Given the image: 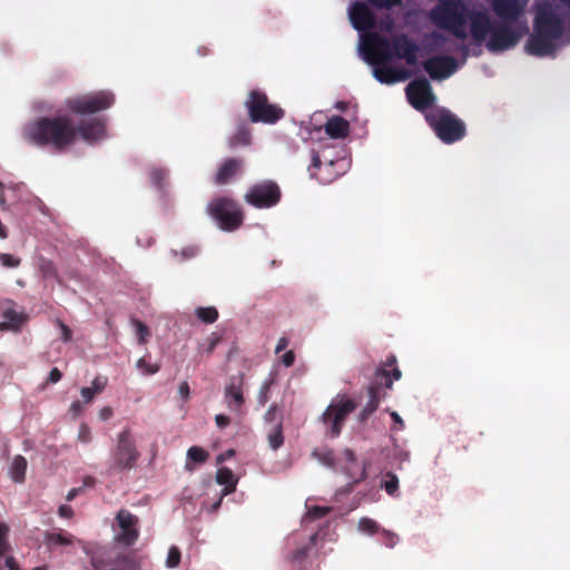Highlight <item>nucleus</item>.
<instances>
[{"label": "nucleus", "instance_id": "5701e85b", "mask_svg": "<svg viewBox=\"0 0 570 570\" xmlns=\"http://www.w3.org/2000/svg\"><path fill=\"white\" fill-rule=\"evenodd\" d=\"M325 132L333 139H343L350 134V124L341 116H333L325 124Z\"/></svg>", "mask_w": 570, "mask_h": 570}, {"label": "nucleus", "instance_id": "de8ad7c7", "mask_svg": "<svg viewBox=\"0 0 570 570\" xmlns=\"http://www.w3.org/2000/svg\"><path fill=\"white\" fill-rule=\"evenodd\" d=\"M50 540L61 546H69L72 543V537L65 533H53L51 534Z\"/></svg>", "mask_w": 570, "mask_h": 570}, {"label": "nucleus", "instance_id": "7ed1b4c3", "mask_svg": "<svg viewBox=\"0 0 570 570\" xmlns=\"http://www.w3.org/2000/svg\"><path fill=\"white\" fill-rule=\"evenodd\" d=\"M367 60L371 63L384 65L395 56L404 59L409 66L416 65L419 46L405 33L394 35L391 39L380 33H368L364 40Z\"/></svg>", "mask_w": 570, "mask_h": 570}, {"label": "nucleus", "instance_id": "5fc2aeb1", "mask_svg": "<svg viewBox=\"0 0 570 570\" xmlns=\"http://www.w3.org/2000/svg\"><path fill=\"white\" fill-rule=\"evenodd\" d=\"M390 415H391V417H392V420H393V422L395 424L394 426H392V430L393 431L403 430L404 429V422H403L402 417L399 415V413L395 412V411H392L390 413Z\"/></svg>", "mask_w": 570, "mask_h": 570}, {"label": "nucleus", "instance_id": "2f4dec72", "mask_svg": "<svg viewBox=\"0 0 570 570\" xmlns=\"http://www.w3.org/2000/svg\"><path fill=\"white\" fill-rule=\"evenodd\" d=\"M196 316L205 324H213L218 318V311L214 306L198 307Z\"/></svg>", "mask_w": 570, "mask_h": 570}, {"label": "nucleus", "instance_id": "69168bd1", "mask_svg": "<svg viewBox=\"0 0 570 570\" xmlns=\"http://www.w3.org/2000/svg\"><path fill=\"white\" fill-rule=\"evenodd\" d=\"M342 454L347 463H356V455L351 449H345Z\"/></svg>", "mask_w": 570, "mask_h": 570}, {"label": "nucleus", "instance_id": "0eeeda50", "mask_svg": "<svg viewBox=\"0 0 570 570\" xmlns=\"http://www.w3.org/2000/svg\"><path fill=\"white\" fill-rule=\"evenodd\" d=\"M140 458L136 440L129 428L117 434L116 446L110 452L111 468L116 471L132 470Z\"/></svg>", "mask_w": 570, "mask_h": 570}, {"label": "nucleus", "instance_id": "13d9d810", "mask_svg": "<svg viewBox=\"0 0 570 570\" xmlns=\"http://www.w3.org/2000/svg\"><path fill=\"white\" fill-rule=\"evenodd\" d=\"M295 362V354L293 351H287L283 354L282 356V363L286 366V367H289L294 364Z\"/></svg>", "mask_w": 570, "mask_h": 570}, {"label": "nucleus", "instance_id": "f3484780", "mask_svg": "<svg viewBox=\"0 0 570 570\" xmlns=\"http://www.w3.org/2000/svg\"><path fill=\"white\" fill-rule=\"evenodd\" d=\"M528 0H491V8L500 20L519 22Z\"/></svg>", "mask_w": 570, "mask_h": 570}, {"label": "nucleus", "instance_id": "a18cd8bd", "mask_svg": "<svg viewBox=\"0 0 570 570\" xmlns=\"http://www.w3.org/2000/svg\"><path fill=\"white\" fill-rule=\"evenodd\" d=\"M8 527L0 523V557H2L9 549L7 542Z\"/></svg>", "mask_w": 570, "mask_h": 570}, {"label": "nucleus", "instance_id": "052dcab7", "mask_svg": "<svg viewBox=\"0 0 570 570\" xmlns=\"http://www.w3.org/2000/svg\"><path fill=\"white\" fill-rule=\"evenodd\" d=\"M80 394L85 401V403H90L95 396V392L91 387H82Z\"/></svg>", "mask_w": 570, "mask_h": 570}, {"label": "nucleus", "instance_id": "4d7b16f0", "mask_svg": "<svg viewBox=\"0 0 570 570\" xmlns=\"http://www.w3.org/2000/svg\"><path fill=\"white\" fill-rule=\"evenodd\" d=\"M61 377L62 373L57 367H53L48 375L47 383H58L61 380Z\"/></svg>", "mask_w": 570, "mask_h": 570}, {"label": "nucleus", "instance_id": "cd10ccee", "mask_svg": "<svg viewBox=\"0 0 570 570\" xmlns=\"http://www.w3.org/2000/svg\"><path fill=\"white\" fill-rule=\"evenodd\" d=\"M539 22L537 23V57L550 55L554 51L557 39L547 38L540 35Z\"/></svg>", "mask_w": 570, "mask_h": 570}, {"label": "nucleus", "instance_id": "ddd939ff", "mask_svg": "<svg viewBox=\"0 0 570 570\" xmlns=\"http://www.w3.org/2000/svg\"><path fill=\"white\" fill-rule=\"evenodd\" d=\"M245 375L239 373L229 377L228 383L224 389V401L230 412L236 415L243 414V406L245 404L244 396Z\"/></svg>", "mask_w": 570, "mask_h": 570}, {"label": "nucleus", "instance_id": "49530a36", "mask_svg": "<svg viewBox=\"0 0 570 570\" xmlns=\"http://www.w3.org/2000/svg\"><path fill=\"white\" fill-rule=\"evenodd\" d=\"M331 511L330 508L315 505L308 510V517L312 519L324 518Z\"/></svg>", "mask_w": 570, "mask_h": 570}, {"label": "nucleus", "instance_id": "f704fd0d", "mask_svg": "<svg viewBox=\"0 0 570 570\" xmlns=\"http://www.w3.org/2000/svg\"><path fill=\"white\" fill-rule=\"evenodd\" d=\"M181 560V552L177 546H171L168 550L166 567L169 569L177 568Z\"/></svg>", "mask_w": 570, "mask_h": 570}, {"label": "nucleus", "instance_id": "412c9836", "mask_svg": "<svg viewBox=\"0 0 570 570\" xmlns=\"http://www.w3.org/2000/svg\"><path fill=\"white\" fill-rule=\"evenodd\" d=\"M243 166V160L238 158H228L226 159L220 167L218 168L215 183L217 185L227 184L233 177H235Z\"/></svg>", "mask_w": 570, "mask_h": 570}, {"label": "nucleus", "instance_id": "2eb2a0df", "mask_svg": "<svg viewBox=\"0 0 570 570\" xmlns=\"http://www.w3.org/2000/svg\"><path fill=\"white\" fill-rule=\"evenodd\" d=\"M423 68L433 80H443L456 71L458 62L451 56H435L426 59Z\"/></svg>", "mask_w": 570, "mask_h": 570}, {"label": "nucleus", "instance_id": "6e6552de", "mask_svg": "<svg viewBox=\"0 0 570 570\" xmlns=\"http://www.w3.org/2000/svg\"><path fill=\"white\" fill-rule=\"evenodd\" d=\"M115 102V95L108 90H100L87 95L68 98L66 108L76 115H90L110 108Z\"/></svg>", "mask_w": 570, "mask_h": 570}, {"label": "nucleus", "instance_id": "e2e57ef3", "mask_svg": "<svg viewBox=\"0 0 570 570\" xmlns=\"http://www.w3.org/2000/svg\"><path fill=\"white\" fill-rule=\"evenodd\" d=\"M58 512H59V515L62 518H71L73 514L72 508L67 504L60 505Z\"/></svg>", "mask_w": 570, "mask_h": 570}, {"label": "nucleus", "instance_id": "20e7f679", "mask_svg": "<svg viewBox=\"0 0 570 570\" xmlns=\"http://www.w3.org/2000/svg\"><path fill=\"white\" fill-rule=\"evenodd\" d=\"M396 356L391 354L386 360L376 367L374 373V382L367 387L368 400L364 406L372 412H375L380 402L386 397V392L383 386L391 390L393 381H397L402 376L401 370L396 366Z\"/></svg>", "mask_w": 570, "mask_h": 570}, {"label": "nucleus", "instance_id": "393cba45", "mask_svg": "<svg viewBox=\"0 0 570 570\" xmlns=\"http://www.w3.org/2000/svg\"><path fill=\"white\" fill-rule=\"evenodd\" d=\"M4 322L0 323V331H20L23 323L27 321V316L22 313L8 308L3 312Z\"/></svg>", "mask_w": 570, "mask_h": 570}, {"label": "nucleus", "instance_id": "a19ab883", "mask_svg": "<svg viewBox=\"0 0 570 570\" xmlns=\"http://www.w3.org/2000/svg\"><path fill=\"white\" fill-rule=\"evenodd\" d=\"M0 263L8 268H17L20 265L21 259L11 254L0 253Z\"/></svg>", "mask_w": 570, "mask_h": 570}, {"label": "nucleus", "instance_id": "b1692460", "mask_svg": "<svg viewBox=\"0 0 570 570\" xmlns=\"http://www.w3.org/2000/svg\"><path fill=\"white\" fill-rule=\"evenodd\" d=\"M252 142V130L246 122L237 125L236 130L228 138L229 148L246 147Z\"/></svg>", "mask_w": 570, "mask_h": 570}, {"label": "nucleus", "instance_id": "ea45409f", "mask_svg": "<svg viewBox=\"0 0 570 570\" xmlns=\"http://www.w3.org/2000/svg\"><path fill=\"white\" fill-rule=\"evenodd\" d=\"M384 489L390 494L393 495L399 489V479L393 473L386 474V480L384 482Z\"/></svg>", "mask_w": 570, "mask_h": 570}, {"label": "nucleus", "instance_id": "4c0bfd02", "mask_svg": "<svg viewBox=\"0 0 570 570\" xmlns=\"http://www.w3.org/2000/svg\"><path fill=\"white\" fill-rule=\"evenodd\" d=\"M368 4L376 9H392L402 4V0H366Z\"/></svg>", "mask_w": 570, "mask_h": 570}, {"label": "nucleus", "instance_id": "a211bd4d", "mask_svg": "<svg viewBox=\"0 0 570 570\" xmlns=\"http://www.w3.org/2000/svg\"><path fill=\"white\" fill-rule=\"evenodd\" d=\"M352 26L357 31H367L375 27V16L371 8L364 2H355L350 8Z\"/></svg>", "mask_w": 570, "mask_h": 570}, {"label": "nucleus", "instance_id": "79ce46f5", "mask_svg": "<svg viewBox=\"0 0 570 570\" xmlns=\"http://www.w3.org/2000/svg\"><path fill=\"white\" fill-rule=\"evenodd\" d=\"M219 342H220V336H218L215 333H213L207 338L206 346L205 345L200 346L199 351L206 353L207 355H210L215 351V348H216V346L218 345Z\"/></svg>", "mask_w": 570, "mask_h": 570}, {"label": "nucleus", "instance_id": "4be33fe9", "mask_svg": "<svg viewBox=\"0 0 570 570\" xmlns=\"http://www.w3.org/2000/svg\"><path fill=\"white\" fill-rule=\"evenodd\" d=\"M317 533L309 537V542L303 547L297 548L289 557L293 570H306L308 560V552L315 546Z\"/></svg>", "mask_w": 570, "mask_h": 570}, {"label": "nucleus", "instance_id": "603ef678", "mask_svg": "<svg viewBox=\"0 0 570 570\" xmlns=\"http://www.w3.org/2000/svg\"><path fill=\"white\" fill-rule=\"evenodd\" d=\"M199 249L196 245H189L181 249L180 254L184 259H189L198 254Z\"/></svg>", "mask_w": 570, "mask_h": 570}, {"label": "nucleus", "instance_id": "dca6fc26", "mask_svg": "<svg viewBox=\"0 0 570 570\" xmlns=\"http://www.w3.org/2000/svg\"><path fill=\"white\" fill-rule=\"evenodd\" d=\"M539 18L540 35L547 38L560 39L564 31L563 20L551 11L537 4V19Z\"/></svg>", "mask_w": 570, "mask_h": 570}, {"label": "nucleus", "instance_id": "423d86ee", "mask_svg": "<svg viewBox=\"0 0 570 570\" xmlns=\"http://www.w3.org/2000/svg\"><path fill=\"white\" fill-rule=\"evenodd\" d=\"M244 105L252 122L273 125L285 116V110L269 102L266 92L261 89L250 90Z\"/></svg>", "mask_w": 570, "mask_h": 570}, {"label": "nucleus", "instance_id": "58836bf2", "mask_svg": "<svg viewBox=\"0 0 570 570\" xmlns=\"http://www.w3.org/2000/svg\"><path fill=\"white\" fill-rule=\"evenodd\" d=\"M136 365L147 375L156 374L160 370L159 364H149L145 357H140Z\"/></svg>", "mask_w": 570, "mask_h": 570}, {"label": "nucleus", "instance_id": "680f3d73", "mask_svg": "<svg viewBox=\"0 0 570 570\" xmlns=\"http://www.w3.org/2000/svg\"><path fill=\"white\" fill-rule=\"evenodd\" d=\"M150 175H151V178H153L154 183H155L156 185H158V186H160V185H161V180H163V179L165 178V176H166V174H165L163 170H160V169H155V170H153Z\"/></svg>", "mask_w": 570, "mask_h": 570}, {"label": "nucleus", "instance_id": "f03ea898", "mask_svg": "<svg viewBox=\"0 0 570 570\" xmlns=\"http://www.w3.org/2000/svg\"><path fill=\"white\" fill-rule=\"evenodd\" d=\"M22 136L35 146L63 151L76 142L77 130L69 116L40 117L23 127Z\"/></svg>", "mask_w": 570, "mask_h": 570}, {"label": "nucleus", "instance_id": "473e14b6", "mask_svg": "<svg viewBox=\"0 0 570 570\" xmlns=\"http://www.w3.org/2000/svg\"><path fill=\"white\" fill-rule=\"evenodd\" d=\"M208 456V452L199 446H191L187 451V459L195 463H204Z\"/></svg>", "mask_w": 570, "mask_h": 570}, {"label": "nucleus", "instance_id": "09e8293b", "mask_svg": "<svg viewBox=\"0 0 570 570\" xmlns=\"http://www.w3.org/2000/svg\"><path fill=\"white\" fill-rule=\"evenodd\" d=\"M91 384V389L95 392V394L101 393L107 385V379L102 376H97L94 379Z\"/></svg>", "mask_w": 570, "mask_h": 570}, {"label": "nucleus", "instance_id": "f257e3e1", "mask_svg": "<svg viewBox=\"0 0 570 570\" xmlns=\"http://www.w3.org/2000/svg\"><path fill=\"white\" fill-rule=\"evenodd\" d=\"M430 18L438 28L461 40L468 37L465 26L469 20L472 39L482 43L489 36L487 48L492 52L513 48L529 32L525 23L504 20L493 22L487 12L470 11L460 0H441L432 9Z\"/></svg>", "mask_w": 570, "mask_h": 570}, {"label": "nucleus", "instance_id": "0e129e2a", "mask_svg": "<svg viewBox=\"0 0 570 570\" xmlns=\"http://www.w3.org/2000/svg\"><path fill=\"white\" fill-rule=\"evenodd\" d=\"M525 51L529 55L534 56V32L530 33L529 37H528V40H527V43H525Z\"/></svg>", "mask_w": 570, "mask_h": 570}, {"label": "nucleus", "instance_id": "bf43d9fd", "mask_svg": "<svg viewBox=\"0 0 570 570\" xmlns=\"http://www.w3.org/2000/svg\"><path fill=\"white\" fill-rule=\"evenodd\" d=\"M178 392L185 401L189 399L190 389L188 382L184 381L179 384Z\"/></svg>", "mask_w": 570, "mask_h": 570}, {"label": "nucleus", "instance_id": "774afa93", "mask_svg": "<svg viewBox=\"0 0 570 570\" xmlns=\"http://www.w3.org/2000/svg\"><path fill=\"white\" fill-rule=\"evenodd\" d=\"M6 566L8 570H21L16 559L11 556L6 558Z\"/></svg>", "mask_w": 570, "mask_h": 570}, {"label": "nucleus", "instance_id": "6e6d98bb", "mask_svg": "<svg viewBox=\"0 0 570 570\" xmlns=\"http://www.w3.org/2000/svg\"><path fill=\"white\" fill-rule=\"evenodd\" d=\"M215 423H216L217 428L225 429L230 424V417L225 414H217L215 416Z\"/></svg>", "mask_w": 570, "mask_h": 570}, {"label": "nucleus", "instance_id": "39448f33", "mask_svg": "<svg viewBox=\"0 0 570 570\" xmlns=\"http://www.w3.org/2000/svg\"><path fill=\"white\" fill-rule=\"evenodd\" d=\"M425 119L435 135L445 144H453L465 136V124L445 108L430 110Z\"/></svg>", "mask_w": 570, "mask_h": 570}, {"label": "nucleus", "instance_id": "c85d7f7f", "mask_svg": "<svg viewBox=\"0 0 570 570\" xmlns=\"http://www.w3.org/2000/svg\"><path fill=\"white\" fill-rule=\"evenodd\" d=\"M27 471V460L22 455H17L11 464L10 473L14 482H23Z\"/></svg>", "mask_w": 570, "mask_h": 570}, {"label": "nucleus", "instance_id": "338daca9", "mask_svg": "<svg viewBox=\"0 0 570 570\" xmlns=\"http://www.w3.org/2000/svg\"><path fill=\"white\" fill-rule=\"evenodd\" d=\"M289 344V341L287 337H281L276 344V347H275V353H281L282 351H284Z\"/></svg>", "mask_w": 570, "mask_h": 570}, {"label": "nucleus", "instance_id": "6ab92c4d", "mask_svg": "<svg viewBox=\"0 0 570 570\" xmlns=\"http://www.w3.org/2000/svg\"><path fill=\"white\" fill-rule=\"evenodd\" d=\"M75 129L77 130V137H81L89 144L96 142L106 136V125L99 119L80 121L75 126Z\"/></svg>", "mask_w": 570, "mask_h": 570}, {"label": "nucleus", "instance_id": "c756f323", "mask_svg": "<svg viewBox=\"0 0 570 570\" xmlns=\"http://www.w3.org/2000/svg\"><path fill=\"white\" fill-rule=\"evenodd\" d=\"M263 420H264V423L266 425H268L269 428L283 425V421H284L283 411L278 407L277 404L274 403L267 409V411L264 414Z\"/></svg>", "mask_w": 570, "mask_h": 570}, {"label": "nucleus", "instance_id": "864d4df0", "mask_svg": "<svg viewBox=\"0 0 570 570\" xmlns=\"http://www.w3.org/2000/svg\"><path fill=\"white\" fill-rule=\"evenodd\" d=\"M59 327L61 330V338L63 342H70L72 340V331L65 323L59 321Z\"/></svg>", "mask_w": 570, "mask_h": 570}, {"label": "nucleus", "instance_id": "8fccbe9b", "mask_svg": "<svg viewBox=\"0 0 570 570\" xmlns=\"http://www.w3.org/2000/svg\"><path fill=\"white\" fill-rule=\"evenodd\" d=\"M313 455L317 456L326 465L334 466V453H333V451H326V452H324L322 454H318L317 452H314Z\"/></svg>", "mask_w": 570, "mask_h": 570}, {"label": "nucleus", "instance_id": "9d476101", "mask_svg": "<svg viewBox=\"0 0 570 570\" xmlns=\"http://www.w3.org/2000/svg\"><path fill=\"white\" fill-rule=\"evenodd\" d=\"M356 407V402L345 395L333 401L321 416L323 424L326 426V434L330 438H337L341 434L346 417Z\"/></svg>", "mask_w": 570, "mask_h": 570}, {"label": "nucleus", "instance_id": "1a4fd4ad", "mask_svg": "<svg viewBox=\"0 0 570 570\" xmlns=\"http://www.w3.org/2000/svg\"><path fill=\"white\" fill-rule=\"evenodd\" d=\"M209 215L218 226L227 232H233L242 226L244 215L237 203L228 197H219L208 205Z\"/></svg>", "mask_w": 570, "mask_h": 570}, {"label": "nucleus", "instance_id": "c03bdc74", "mask_svg": "<svg viewBox=\"0 0 570 570\" xmlns=\"http://www.w3.org/2000/svg\"><path fill=\"white\" fill-rule=\"evenodd\" d=\"M272 382H264L259 389L258 395H257V402L259 405H265L269 400V390H271Z\"/></svg>", "mask_w": 570, "mask_h": 570}, {"label": "nucleus", "instance_id": "9b49d317", "mask_svg": "<svg viewBox=\"0 0 570 570\" xmlns=\"http://www.w3.org/2000/svg\"><path fill=\"white\" fill-rule=\"evenodd\" d=\"M282 198V190L274 180L266 179L252 185L244 195V200L257 209L276 206Z\"/></svg>", "mask_w": 570, "mask_h": 570}, {"label": "nucleus", "instance_id": "aec40b11", "mask_svg": "<svg viewBox=\"0 0 570 570\" xmlns=\"http://www.w3.org/2000/svg\"><path fill=\"white\" fill-rule=\"evenodd\" d=\"M373 75L382 83L392 85L404 81L411 77V72L405 68L375 67Z\"/></svg>", "mask_w": 570, "mask_h": 570}, {"label": "nucleus", "instance_id": "e433bc0d", "mask_svg": "<svg viewBox=\"0 0 570 570\" xmlns=\"http://www.w3.org/2000/svg\"><path fill=\"white\" fill-rule=\"evenodd\" d=\"M132 324L136 328V334L138 335L139 343L145 344L147 341V337L150 335V331H149L148 326L136 318L132 320Z\"/></svg>", "mask_w": 570, "mask_h": 570}, {"label": "nucleus", "instance_id": "f8f14e48", "mask_svg": "<svg viewBox=\"0 0 570 570\" xmlns=\"http://www.w3.org/2000/svg\"><path fill=\"white\" fill-rule=\"evenodd\" d=\"M409 102L416 110L429 108L434 101L431 85L428 79L420 78L411 81L405 88Z\"/></svg>", "mask_w": 570, "mask_h": 570}, {"label": "nucleus", "instance_id": "a878e982", "mask_svg": "<svg viewBox=\"0 0 570 570\" xmlns=\"http://www.w3.org/2000/svg\"><path fill=\"white\" fill-rule=\"evenodd\" d=\"M216 481L218 484L225 485L224 494H229L235 491L236 480L234 474L228 468H220L216 473Z\"/></svg>", "mask_w": 570, "mask_h": 570}, {"label": "nucleus", "instance_id": "37998d69", "mask_svg": "<svg viewBox=\"0 0 570 570\" xmlns=\"http://www.w3.org/2000/svg\"><path fill=\"white\" fill-rule=\"evenodd\" d=\"M381 534H382V538H383V543L387 548H394L397 544L399 535L396 533H394L392 531H389V530H385V529H382Z\"/></svg>", "mask_w": 570, "mask_h": 570}, {"label": "nucleus", "instance_id": "72a5a7b5", "mask_svg": "<svg viewBox=\"0 0 570 570\" xmlns=\"http://www.w3.org/2000/svg\"><path fill=\"white\" fill-rule=\"evenodd\" d=\"M358 529L362 532L368 533V534H375L381 532L380 525L376 521H374L371 518L364 517L361 518L358 521Z\"/></svg>", "mask_w": 570, "mask_h": 570}, {"label": "nucleus", "instance_id": "bb28decb", "mask_svg": "<svg viewBox=\"0 0 570 570\" xmlns=\"http://www.w3.org/2000/svg\"><path fill=\"white\" fill-rule=\"evenodd\" d=\"M37 265H38V269H39L41 276L45 279H56L58 283H61L59 275H58V271L52 261H50L43 256H40L38 258Z\"/></svg>", "mask_w": 570, "mask_h": 570}, {"label": "nucleus", "instance_id": "3c124183", "mask_svg": "<svg viewBox=\"0 0 570 570\" xmlns=\"http://www.w3.org/2000/svg\"><path fill=\"white\" fill-rule=\"evenodd\" d=\"M79 441L89 443L91 441V431L88 425L81 424L78 433Z\"/></svg>", "mask_w": 570, "mask_h": 570}, {"label": "nucleus", "instance_id": "c9c22d12", "mask_svg": "<svg viewBox=\"0 0 570 570\" xmlns=\"http://www.w3.org/2000/svg\"><path fill=\"white\" fill-rule=\"evenodd\" d=\"M321 166H322V161H321L318 153L313 151L312 164L308 168L311 176L317 178L323 184L332 181L334 179V177H317L316 173H314V169H320Z\"/></svg>", "mask_w": 570, "mask_h": 570}, {"label": "nucleus", "instance_id": "4468645a", "mask_svg": "<svg viewBox=\"0 0 570 570\" xmlns=\"http://www.w3.org/2000/svg\"><path fill=\"white\" fill-rule=\"evenodd\" d=\"M116 521L120 528V532L116 537L117 541L127 547L132 546L139 538L138 517L121 509L116 515Z\"/></svg>", "mask_w": 570, "mask_h": 570}, {"label": "nucleus", "instance_id": "7c9ffc66", "mask_svg": "<svg viewBox=\"0 0 570 570\" xmlns=\"http://www.w3.org/2000/svg\"><path fill=\"white\" fill-rule=\"evenodd\" d=\"M267 441L272 450H278L284 444L283 425L269 428L267 431Z\"/></svg>", "mask_w": 570, "mask_h": 570}]
</instances>
